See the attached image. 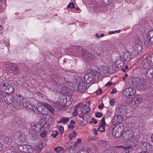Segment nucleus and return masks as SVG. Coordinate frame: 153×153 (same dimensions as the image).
I'll return each mask as SVG.
<instances>
[{
	"label": "nucleus",
	"mask_w": 153,
	"mask_h": 153,
	"mask_svg": "<svg viewBox=\"0 0 153 153\" xmlns=\"http://www.w3.org/2000/svg\"><path fill=\"white\" fill-rule=\"evenodd\" d=\"M78 90L80 92H83L86 90L87 88L85 84L82 82L80 83L78 86Z\"/></svg>",
	"instance_id": "dca6fc26"
},
{
	"label": "nucleus",
	"mask_w": 153,
	"mask_h": 153,
	"mask_svg": "<svg viewBox=\"0 0 153 153\" xmlns=\"http://www.w3.org/2000/svg\"><path fill=\"white\" fill-rule=\"evenodd\" d=\"M81 54L83 58L87 61H90L94 58V55L87 51H82Z\"/></svg>",
	"instance_id": "20e7f679"
},
{
	"label": "nucleus",
	"mask_w": 153,
	"mask_h": 153,
	"mask_svg": "<svg viewBox=\"0 0 153 153\" xmlns=\"http://www.w3.org/2000/svg\"><path fill=\"white\" fill-rule=\"evenodd\" d=\"M131 58V55L130 52H127L125 53L123 59L126 61H128Z\"/></svg>",
	"instance_id": "393cba45"
},
{
	"label": "nucleus",
	"mask_w": 153,
	"mask_h": 153,
	"mask_svg": "<svg viewBox=\"0 0 153 153\" xmlns=\"http://www.w3.org/2000/svg\"><path fill=\"white\" fill-rule=\"evenodd\" d=\"M84 79L86 83H90L93 80L94 81V78H92L90 75L89 76H88V75H85Z\"/></svg>",
	"instance_id": "5701e85b"
},
{
	"label": "nucleus",
	"mask_w": 153,
	"mask_h": 153,
	"mask_svg": "<svg viewBox=\"0 0 153 153\" xmlns=\"http://www.w3.org/2000/svg\"><path fill=\"white\" fill-rule=\"evenodd\" d=\"M42 105L44 106L46 109H47L51 113H53L54 111L53 108L49 104L43 102L42 103Z\"/></svg>",
	"instance_id": "aec40b11"
},
{
	"label": "nucleus",
	"mask_w": 153,
	"mask_h": 153,
	"mask_svg": "<svg viewBox=\"0 0 153 153\" xmlns=\"http://www.w3.org/2000/svg\"><path fill=\"white\" fill-rule=\"evenodd\" d=\"M100 132H103L105 131V126L106 124L105 122V117H103L100 121Z\"/></svg>",
	"instance_id": "6ab92c4d"
},
{
	"label": "nucleus",
	"mask_w": 153,
	"mask_h": 153,
	"mask_svg": "<svg viewBox=\"0 0 153 153\" xmlns=\"http://www.w3.org/2000/svg\"><path fill=\"white\" fill-rule=\"evenodd\" d=\"M2 2L1 3V2L0 4V9L2 10V11L3 10V9H4L6 6V1L5 0H2Z\"/></svg>",
	"instance_id": "473e14b6"
},
{
	"label": "nucleus",
	"mask_w": 153,
	"mask_h": 153,
	"mask_svg": "<svg viewBox=\"0 0 153 153\" xmlns=\"http://www.w3.org/2000/svg\"><path fill=\"white\" fill-rule=\"evenodd\" d=\"M114 31H109L108 32V34H114Z\"/></svg>",
	"instance_id": "774afa93"
},
{
	"label": "nucleus",
	"mask_w": 153,
	"mask_h": 153,
	"mask_svg": "<svg viewBox=\"0 0 153 153\" xmlns=\"http://www.w3.org/2000/svg\"><path fill=\"white\" fill-rule=\"evenodd\" d=\"M10 68V70L16 74H18L19 71V69L17 67L15 66L14 64H13V65H12Z\"/></svg>",
	"instance_id": "c85d7f7f"
},
{
	"label": "nucleus",
	"mask_w": 153,
	"mask_h": 153,
	"mask_svg": "<svg viewBox=\"0 0 153 153\" xmlns=\"http://www.w3.org/2000/svg\"><path fill=\"white\" fill-rule=\"evenodd\" d=\"M103 153H114V151L113 149H109L104 151Z\"/></svg>",
	"instance_id": "a18cd8bd"
},
{
	"label": "nucleus",
	"mask_w": 153,
	"mask_h": 153,
	"mask_svg": "<svg viewBox=\"0 0 153 153\" xmlns=\"http://www.w3.org/2000/svg\"><path fill=\"white\" fill-rule=\"evenodd\" d=\"M123 131L122 128L120 126L117 128H114L112 131L113 135L115 137L118 138L121 136Z\"/></svg>",
	"instance_id": "39448f33"
},
{
	"label": "nucleus",
	"mask_w": 153,
	"mask_h": 153,
	"mask_svg": "<svg viewBox=\"0 0 153 153\" xmlns=\"http://www.w3.org/2000/svg\"><path fill=\"white\" fill-rule=\"evenodd\" d=\"M153 149L152 145H151L149 143H148L147 145H146V152H150L151 153L153 151Z\"/></svg>",
	"instance_id": "c756f323"
},
{
	"label": "nucleus",
	"mask_w": 153,
	"mask_h": 153,
	"mask_svg": "<svg viewBox=\"0 0 153 153\" xmlns=\"http://www.w3.org/2000/svg\"><path fill=\"white\" fill-rule=\"evenodd\" d=\"M135 146L134 145H130L127 147L120 145L116 147L117 148H120L124 150L125 151H126V153H129V150H131L133 149H135Z\"/></svg>",
	"instance_id": "6e6552de"
},
{
	"label": "nucleus",
	"mask_w": 153,
	"mask_h": 153,
	"mask_svg": "<svg viewBox=\"0 0 153 153\" xmlns=\"http://www.w3.org/2000/svg\"><path fill=\"white\" fill-rule=\"evenodd\" d=\"M81 110L82 113L86 115L88 114V112L90 110V108L89 106L86 104H85L81 108Z\"/></svg>",
	"instance_id": "4468645a"
},
{
	"label": "nucleus",
	"mask_w": 153,
	"mask_h": 153,
	"mask_svg": "<svg viewBox=\"0 0 153 153\" xmlns=\"http://www.w3.org/2000/svg\"><path fill=\"white\" fill-rule=\"evenodd\" d=\"M146 60L150 65H153V54L151 55L148 56L146 58Z\"/></svg>",
	"instance_id": "a878e982"
},
{
	"label": "nucleus",
	"mask_w": 153,
	"mask_h": 153,
	"mask_svg": "<svg viewBox=\"0 0 153 153\" xmlns=\"http://www.w3.org/2000/svg\"><path fill=\"white\" fill-rule=\"evenodd\" d=\"M142 79L138 77L134 78L131 82V86L134 88H137L142 81Z\"/></svg>",
	"instance_id": "9d476101"
},
{
	"label": "nucleus",
	"mask_w": 153,
	"mask_h": 153,
	"mask_svg": "<svg viewBox=\"0 0 153 153\" xmlns=\"http://www.w3.org/2000/svg\"><path fill=\"white\" fill-rule=\"evenodd\" d=\"M115 100L114 99H112L110 100V103L111 106H113L114 105L115 102Z\"/></svg>",
	"instance_id": "8fccbe9b"
},
{
	"label": "nucleus",
	"mask_w": 153,
	"mask_h": 153,
	"mask_svg": "<svg viewBox=\"0 0 153 153\" xmlns=\"http://www.w3.org/2000/svg\"><path fill=\"white\" fill-rule=\"evenodd\" d=\"M32 128L36 132H40L41 130V126L39 124H35Z\"/></svg>",
	"instance_id": "bb28decb"
},
{
	"label": "nucleus",
	"mask_w": 153,
	"mask_h": 153,
	"mask_svg": "<svg viewBox=\"0 0 153 153\" xmlns=\"http://www.w3.org/2000/svg\"><path fill=\"white\" fill-rule=\"evenodd\" d=\"M91 120L92 122H93L94 124H96L97 123V121L94 118H93L91 119Z\"/></svg>",
	"instance_id": "6e6d98bb"
},
{
	"label": "nucleus",
	"mask_w": 153,
	"mask_h": 153,
	"mask_svg": "<svg viewBox=\"0 0 153 153\" xmlns=\"http://www.w3.org/2000/svg\"><path fill=\"white\" fill-rule=\"evenodd\" d=\"M113 0H102L100 2L98 3L97 7L104 11L107 10L106 6L108 5H111L112 4Z\"/></svg>",
	"instance_id": "7ed1b4c3"
},
{
	"label": "nucleus",
	"mask_w": 153,
	"mask_h": 153,
	"mask_svg": "<svg viewBox=\"0 0 153 153\" xmlns=\"http://www.w3.org/2000/svg\"><path fill=\"white\" fill-rule=\"evenodd\" d=\"M115 64L117 68H120L124 65L125 62L122 59L121 56H119L117 58L115 62Z\"/></svg>",
	"instance_id": "1a4fd4ad"
},
{
	"label": "nucleus",
	"mask_w": 153,
	"mask_h": 153,
	"mask_svg": "<svg viewBox=\"0 0 153 153\" xmlns=\"http://www.w3.org/2000/svg\"><path fill=\"white\" fill-rule=\"evenodd\" d=\"M121 118L120 116L115 115L113 119L112 123L114 125H117L121 122Z\"/></svg>",
	"instance_id": "2eb2a0df"
},
{
	"label": "nucleus",
	"mask_w": 153,
	"mask_h": 153,
	"mask_svg": "<svg viewBox=\"0 0 153 153\" xmlns=\"http://www.w3.org/2000/svg\"><path fill=\"white\" fill-rule=\"evenodd\" d=\"M128 89L126 88L123 92V94L126 96H130L129 94V92H128Z\"/></svg>",
	"instance_id": "c03bdc74"
},
{
	"label": "nucleus",
	"mask_w": 153,
	"mask_h": 153,
	"mask_svg": "<svg viewBox=\"0 0 153 153\" xmlns=\"http://www.w3.org/2000/svg\"><path fill=\"white\" fill-rule=\"evenodd\" d=\"M100 73L101 76L105 77L108 73V70L107 68L103 65H101L99 67Z\"/></svg>",
	"instance_id": "9b49d317"
},
{
	"label": "nucleus",
	"mask_w": 153,
	"mask_h": 153,
	"mask_svg": "<svg viewBox=\"0 0 153 153\" xmlns=\"http://www.w3.org/2000/svg\"><path fill=\"white\" fill-rule=\"evenodd\" d=\"M47 131H43L40 134V136L42 138H44L47 135Z\"/></svg>",
	"instance_id": "37998d69"
},
{
	"label": "nucleus",
	"mask_w": 153,
	"mask_h": 153,
	"mask_svg": "<svg viewBox=\"0 0 153 153\" xmlns=\"http://www.w3.org/2000/svg\"><path fill=\"white\" fill-rule=\"evenodd\" d=\"M26 148L27 149L26 152H30L31 151V148L30 146L28 145H26Z\"/></svg>",
	"instance_id": "49530a36"
},
{
	"label": "nucleus",
	"mask_w": 153,
	"mask_h": 153,
	"mask_svg": "<svg viewBox=\"0 0 153 153\" xmlns=\"http://www.w3.org/2000/svg\"><path fill=\"white\" fill-rule=\"evenodd\" d=\"M74 126L73 125H69L68 126V128H71L72 129H73L74 128Z\"/></svg>",
	"instance_id": "680f3d73"
},
{
	"label": "nucleus",
	"mask_w": 153,
	"mask_h": 153,
	"mask_svg": "<svg viewBox=\"0 0 153 153\" xmlns=\"http://www.w3.org/2000/svg\"><path fill=\"white\" fill-rule=\"evenodd\" d=\"M128 76V75L127 74L125 75V76L122 78L123 81H125L126 78Z\"/></svg>",
	"instance_id": "052dcab7"
},
{
	"label": "nucleus",
	"mask_w": 153,
	"mask_h": 153,
	"mask_svg": "<svg viewBox=\"0 0 153 153\" xmlns=\"http://www.w3.org/2000/svg\"><path fill=\"white\" fill-rule=\"evenodd\" d=\"M1 102L4 100L5 102L7 104H10L13 100V97L12 95H8L6 96H2Z\"/></svg>",
	"instance_id": "0eeeda50"
},
{
	"label": "nucleus",
	"mask_w": 153,
	"mask_h": 153,
	"mask_svg": "<svg viewBox=\"0 0 153 153\" xmlns=\"http://www.w3.org/2000/svg\"><path fill=\"white\" fill-rule=\"evenodd\" d=\"M26 147V145H18L17 146V148L20 151L25 152H26L27 150Z\"/></svg>",
	"instance_id": "cd10ccee"
},
{
	"label": "nucleus",
	"mask_w": 153,
	"mask_h": 153,
	"mask_svg": "<svg viewBox=\"0 0 153 153\" xmlns=\"http://www.w3.org/2000/svg\"><path fill=\"white\" fill-rule=\"evenodd\" d=\"M52 133L51 136L53 137L54 138H55L59 134L58 131L56 130H53L52 131Z\"/></svg>",
	"instance_id": "58836bf2"
},
{
	"label": "nucleus",
	"mask_w": 153,
	"mask_h": 153,
	"mask_svg": "<svg viewBox=\"0 0 153 153\" xmlns=\"http://www.w3.org/2000/svg\"><path fill=\"white\" fill-rule=\"evenodd\" d=\"M19 140H20L22 142H24L26 141L25 138L21 136L19 137Z\"/></svg>",
	"instance_id": "603ef678"
},
{
	"label": "nucleus",
	"mask_w": 153,
	"mask_h": 153,
	"mask_svg": "<svg viewBox=\"0 0 153 153\" xmlns=\"http://www.w3.org/2000/svg\"><path fill=\"white\" fill-rule=\"evenodd\" d=\"M77 133L75 131H73L72 133H71V134L68 136V137L69 138V139L70 140H71L73 137H75Z\"/></svg>",
	"instance_id": "72a5a7b5"
},
{
	"label": "nucleus",
	"mask_w": 153,
	"mask_h": 153,
	"mask_svg": "<svg viewBox=\"0 0 153 153\" xmlns=\"http://www.w3.org/2000/svg\"><path fill=\"white\" fill-rule=\"evenodd\" d=\"M128 91L129 92V94L130 96L133 95L136 93V90L135 89L132 88H127Z\"/></svg>",
	"instance_id": "7c9ffc66"
},
{
	"label": "nucleus",
	"mask_w": 153,
	"mask_h": 153,
	"mask_svg": "<svg viewBox=\"0 0 153 153\" xmlns=\"http://www.w3.org/2000/svg\"><path fill=\"white\" fill-rule=\"evenodd\" d=\"M93 146V148H94V151H96L97 150V148L96 147V146L93 145L92 146Z\"/></svg>",
	"instance_id": "e2e57ef3"
},
{
	"label": "nucleus",
	"mask_w": 153,
	"mask_h": 153,
	"mask_svg": "<svg viewBox=\"0 0 153 153\" xmlns=\"http://www.w3.org/2000/svg\"><path fill=\"white\" fill-rule=\"evenodd\" d=\"M42 108L41 107H39L38 108H37V111H38L39 112H40V113H42V114H46L48 113V111L45 112H44V111H43V109L41 111H40V110Z\"/></svg>",
	"instance_id": "79ce46f5"
},
{
	"label": "nucleus",
	"mask_w": 153,
	"mask_h": 153,
	"mask_svg": "<svg viewBox=\"0 0 153 153\" xmlns=\"http://www.w3.org/2000/svg\"><path fill=\"white\" fill-rule=\"evenodd\" d=\"M108 142L105 140H101L99 142L98 145L102 149L106 148L107 147Z\"/></svg>",
	"instance_id": "412c9836"
},
{
	"label": "nucleus",
	"mask_w": 153,
	"mask_h": 153,
	"mask_svg": "<svg viewBox=\"0 0 153 153\" xmlns=\"http://www.w3.org/2000/svg\"><path fill=\"white\" fill-rule=\"evenodd\" d=\"M3 143L5 144L10 145L12 142V140L10 138L5 136L4 137L3 139Z\"/></svg>",
	"instance_id": "4be33fe9"
},
{
	"label": "nucleus",
	"mask_w": 153,
	"mask_h": 153,
	"mask_svg": "<svg viewBox=\"0 0 153 153\" xmlns=\"http://www.w3.org/2000/svg\"><path fill=\"white\" fill-rule=\"evenodd\" d=\"M22 102H16L15 104L13 105V107L15 108H19L22 106Z\"/></svg>",
	"instance_id": "c9c22d12"
},
{
	"label": "nucleus",
	"mask_w": 153,
	"mask_h": 153,
	"mask_svg": "<svg viewBox=\"0 0 153 153\" xmlns=\"http://www.w3.org/2000/svg\"><path fill=\"white\" fill-rule=\"evenodd\" d=\"M118 112L120 115H123L126 112V107L123 105H121L118 107Z\"/></svg>",
	"instance_id": "f3484780"
},
{
	"label": "nucleus",
	"mask_w": 153,
	"mask_h": 153,
	"mask_svg": "<svg viewBox=\"0 0 153 153\" xmlns=\"http://www.w3.org/2000/svg\"><path fill=\"white\" fill-rule=\"evenodd\" d=\"M93 131L94 132V134L96 135H97V130L96 128H94L93 129Z\"/></svg>",
	"instance_id": "bf43d9fd"
},
{
	"label": "nucleus",
	"mask_w": 153,
	"mask_h": 153,
	"mask_svg": "<svg viewBox=\"0 0 153 153\" xmlns=\"http://www.w3.org/2000/svg\"><path fill=\"white\" fill-rule=\"evenodd\" d=\"M142 49V46L141 44H135L133 48V54L134 55H137L141 52Z\"/></svg>",
	"instance_id": "423d86ee"
},
{
	"label": "nucleus",
	"mask_w": 153,
	"mask_h": 153,
	"mask_svg": "<svg viewBox=\"0 0 153 153\" xmlns=\"http://www.w3.org/2000/svg\"><path fill=\"white\" fill-rule=\"evenodd\" d=\"M116 92L117 90L115 88H114L112 89V91L110 92V93L111 94H112Z\"/></svg>",
	"instance_id": "4d7b16f0"
},
{
	"label": "nucleus",
	"mask_w": 153,
	"mask_h": 153,
	"mask_svg": "<svg viewBox=\"0 0 153 153\" xmlns=\"http://www.w3.org/2000/svg\"><path fill=\"white\" fill-rule=\"evenodd\" d=\"M150 65L147 61L146 62H143L142 63L143 67L145 69L149 68Z\"/></svg>",
	"instance_id": "e433bc0d"
},
{
	"label": "nucleus",
	"mask_w": 153,
	"mask_h": 153,
	"mask_svg": "<svg viewBox=\"0 0 153 153\" xmlns=\"http://www.w3.org/2000/svg\"><path fill=\"white\" fill-rule=\"evenodd\" d=\"M146 71V76L147 78L150 79H153V67L149 68Z\"/></svg>",
	"instance_id": "ddd939ff"
},
{
	"label": "nucleus",
	"mask_w": 153,
	"mask_h": 153,
	"mask_svg": "<svg viewBox=\"0 0 153 153\" xmlns=\"http://www.w3.org/2000/svg\"><path fill=\"white\" fill-rule=\"evenodd\" d=\"M103 106H104L103 105H100L98 107V108H99V109H101L103 108Z\"/></svg>",
	"instance_id": "69168bd1"
},
{
	"label": "nucleus",
	"mask_w": 153,
	"mask_h": 153,
	"mask_svg": "<svg viewBox=\"0 0 153 153\" xmlns=\"http://www.w3.org/2000/svg\"><path fill=\"white\" fill-rule=\"evenodd\" d=\"M64 150V149L61 146H57L54 149V151L57 153L61 152L62 151Z\"/></svg>",
	"instance_id": "2f4dec72"
},
{
	"label": "nucleus",
	"mask_w": 153,
	"mask_h": 153,
	"mask_svg": "<svg viewBox=\"0 0 153 153\" xmlns=\"http://www.w3.org/2000/svg\"><path fill=\"white\" fill-rule=\"evenodd\" d=\"M0 89L2 91L9 94H11L14 90L13 87L8 85L6 82H2L0 84Z\"/></svg>",
	"instance_id": "f03ea898"
},
{
	"label": "nucleus",
	"mask_w": 153,
	"mask_h": 153,
	"mask_svg": "<svg viewBox=\"0 0 153 153\" xmlns=\"http://www.w3.org/2000/svg\"><path fill=\"white\" fill-rule=\"evenodd\" d=\"M153 44V30L148 31L146 35L144 45L146 47L149 48Z\"/></svg>",
	"instance_id": "f257e3e1"
},
{
	"label": "nucleus",
	"mask_w": 153,
	"mask_h": 153,
	"mask_svg": "<svg viewBox=\"0 0 153 153\" xmlns=\"http://www.w3.org/2000/svg\"><path fill=\"white\" fill-rule=\"evenodd\" d=\"M27 108H29L30 109H33V107H34V105L31 102H29L28 104V105Z\"/></svg>",
	"instance_id": "09e8293b"
},
{
	"label": "nucleus",
	"mask_w": 153,
	"mask_h": 153,
	"mask_svg": "<svg viewBox=\"0 0 153 153\" xmlns=\"http://www.w3.org/2000/svg\"><path fill=\"white\" fill-rule=\"evenodd\" d=\"M90 75L94 78V81H95L98 80L99 74L97 71L94 70H92Z\"/></svg>",
	"instance_id": "a211bd4d"
},
{
	"label": "nucleus",
	"mask_w": 153,
	"mask_h": 153,
	"mask_svg": "<svg viewBox=\"0 0 153 153\" xmlns=\"http://www.w3.org/2000/svg\"><path fill=\"white\" fill-rule=\"evenodd\" d=\"M137 88L141 91H144L147 88V86L146 85V82L143 79H142V81Z\"/></svg>",
	"instance_id": "f8f14e48"
},
{
	"label": "nucleus",
	"mask_w": 153,
	"mask_h": 153,
	"mask_svg": "<svg viewBox=\"0 0 153 153\" xmlns=\"http://www.w3.org/2000/svg\"><path fill=\"white\" fill-rule=\"evenodd\" d=\"M70 123L71 124H74L75 123V121H74L73 120H71L70 122Z\"/></svg>",
	"instance_id": "0e129e2a"
},
{
	"label": "nucleus",
	"mask_w": 153,
	"mask_h": 153,
	"mask_svg": "<svg viewBox=\"0 0 153 153\" xmlns=\"http://www.w3.org/2000/svg\"><path fill=\"white\" fill-rule=\"evenodd\" d=\"M69 121V118L68 117H63L58 121L59 123H63L64 124H67Z\"/></svg>",
	"instance_id": "b1692460"
},
{
	"label": "nucleus",
	"mask_w": 153,
	"mask_h": 153,
	"mask_svg": "<svg viewBox=\"0 0 153 153\" xmlns=\"http://www.w3.org/2000/svg\"><path fill=\"white\" fill-rule=\"evenodd\" d=\"M67 7L68 8H71V9L74 8V4L73 2L70 3L68 5Z\"/></svg>",
	"instance_id": "de8ad7c7"
},
{
	"label": "nucleus",
	"mask_w": 153,
	"mask_h": 153,
	"mask_svg": "<svg viewBox=\"0 0 153 153\" xmlns=\"http://www.w3.org/2000/svg\"><path fill=\"white\" fill-rule=\"evenodd\" d=\"M82 139L80 138H78L77 139L76 143L78 144L81 143L82 142Z\"/></svg>",
	"instance_id": "13d9d810"
},
{
	"label": "nucleus",
	"mask_w": 153,
	"mask_h": 153,
	"mask_svg": "<svg viewBox=\"0 0 153 153\" xmlns=\"http://www.w3.org/2000/svg\"><path fill=\"white\" fill-rule=\"evenodd\" d=\"M59 127H58L59 131L60 132H62L64 131L63 127L61 126H58Z\"/></svg>",
	"instance_id": "5fc2aeb1"
},
{
	"label": "nucleus",
	"mask_w": 153,
	"mask_h": 153,
	"mask_svg": "<svg viewBox=\"0 0 153 153\" xmlns=\"http://www.w3.org/2000/svg\"><path fill=\"white\" fill-rule=\"evenodd\" d=\"M77 144H78L76 142L75 143L73 144V147H76L77 146Z\"/></svg>",
	"instance_id": "338daca9"
},
{
	"label": "nucleus",
	"mask_w": 153,
	"mask_h": 153,
	"mask_svg": "<svg viewBox=\"0 0 153 153\" xmlns=\"http://www.w3.org/2000/svg\"><path fill=\"white\" fill-rule=\"evenodd\" d=\"M148 143L144 142L141 143L140 147L142 150H145L146 149V145Z\"/></svg>",
	"instance_id": "a19ab883"
},
{
	"label": "nucleus",
	"mask_w": 153,
	"mask_h": 153,
	"mask_svg": "<svg viewBox=\"0 0 153 153\" xmlns=\"http://www.w3.org/2000/svg\"><path fill=\"white\" fill-rule=\"evenodd\" d=\"M102 114L101 112H97L96 113L95 116L97 117H100L102 116Z\"/></svg>",
	"instance_id": "864d4df0"
},
{
	"label": "nucleus",
	"mask_w": 153,
	"mask_h": 153,
	"mask_svg": "<svg viewBox=\"0 0 153 153\" xmlns=\"http://www.w3.org/2000/svg\"><path fill=\"white\" fill-rule=\"evenodd\" d=\"M126 101L129 104L134 105V98H128L126 100Z\"/></svg>",
	"instance_id": "ea45409f"
},
{
	"label": "nucleus",
	"mask_w": 153,
	"mask_h": 153,
	"mask_svg": "<svg viewBox=\"0 0 153 153\" xmlns=\"http://www.w3.org/2000/svg\"><path fill=\"white\" fill-rule=\"evenodd\" d=\"M16 102H22L23 101V98L22 96L19 95L16 98Z\"/></svg>",
	"instance_id": "4c0bfd02"
},
{
	"label": "nucleus",
	"mask_w": 153,
	"mask_h": 153,
	"mask_svg": "<svg viewBox=\"0 0 153 153\" xmlns=\"http://www.w3.org/2000/svg\"><path fill=\"white\" fill-rule=\"evenodd\" d=\"M134 104H138L140 102L141 100L140 97H135L134 98Z\"/></svg>",
	"instance_id": "f704fd0d"
},
{
	"label": "nucleus",
	"mask_w": 153,
	"mask_h": 153,
	"mask_svg": "<svg viewBox=\"0 0 153 153\" xmlns=\"http://www.w3.org/2000/svg\"><path fill=\"white\" fill-rule=\"evenodd\" d=\"M29 102H24L22 103V105L24 108H27L28 105V104Z\"/></svg>",
	"instance_id": "3c124183"
}]
</instances>
